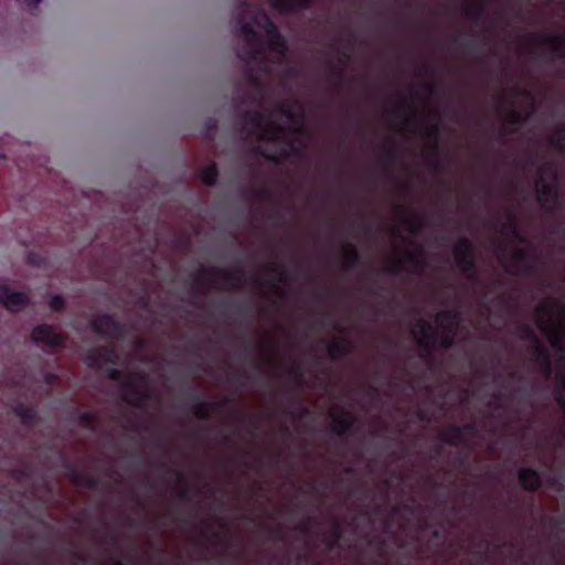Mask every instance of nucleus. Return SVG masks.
I'll use <instances>...</instances> for the list:
<instances>
[{
    "label": "nucleus",
    "mask_w": 565,
    "mask_h": 565,
    "mask_svg": "<svg viewBox=\"0 0 565 565\" xmlns=\"http://www.w3.org/2000/svg\"><path fill=\"white\" fill-rule=\"evenodd\" d=\"M17 413L18 415L23 419V420H30L32 418V411L30 409H23L22 407L18 408L17 409Z\"/></svg>",
    "instance_id": "nucleus-24"
},
{
    "label": "nucleus",
    "mask_w": 565,
    "mask_h": 565,
    "mask_svg": "<svg viewBox=\"0 0 565 565\" xmlns=\"http://www.w3.org/2000/svg\"><path fill=\"white\" fill-rule=\"evenodd\" d=\"M116 355L107 350H92L86 356V363L92 367L105 370L110 377L118 375L117 371L111 370L109 366L115 363Z\"/></svg>",
    "instance_id": "nucleus-12"
},
{
    "label": "nucleus",
    "mask_w": 565,
    "mask_h": 565,
    "mask_svg": "<svg viewBox=\"0 0 565 565\" xmlns=\"http://www.w3.org/2000/svg\"><path fill=\"white\" fill-rule=\"evenodd\" d=\"M32 340L47 348H58L64 345V338L57 333L55 329L47 324H40L35 327L31 333Z\"/></svg>",
    "instance_id": "nucleus-11"
},
{
    "label": "nucleus",
    "mask_w": 565,
    "mask_h": 565,
    "mask_svg": "<svg viewBox=\"0 0 565 565\" xmlns=\"http://www.w3.org/2000/svg\"><path fill=\"white\" fill-rule=\"evenodd\" d=\"M398 217L394 243L401 245L403 250L397 253L394 267L397 270L419 273L425 267V254L423 248L414 242L413 236L422 227V216L414 210H406Z\"/></svg>",
    "instance_id": "nucleus-4"
},
{
    "label": "nucleus",
    "mask_w": 565,
    "mask_h": 565,
    "mask_svg": "<svg viewBox=\"0 0 565 565\" xmlns=\"http://www.w3.org/2000/svg\"><path fill=\"white\" fill-rule=\"evenodd\" d=\"M241 34L246 43V50L239 53L246 60L250 70L258 67L271 72L275 64L284 58L285 46L273 23L263 12H255L246 7L242 10L238 21Z\"/></svg>",
    "instance_id": "nucleus-2"
},
{
    "label": "nucleus",
    "mask_w": 565,
    "mask_h": 565,
    "mask_svg": "<svg viewBox=\"0 0 565 565\" xmlns=\"http://www.w3.org/2000/svg\"><path fill=\"white\" fill-rule=\"evenodd\" d=\"M387 122L401 134L423 136L431 149L437 146L439 115L430 102H426L422 109L413 99L403 102L387 115Z\"/></svg>",
    "instance_id": "nucleus-3"
},
{
    "label": "nucleus",
    "mask_w": 565,
    "mask_h": 565,
    "mask_svg": "<svg viewBox=\"0 0 565 565\" xmlns=\"http://www.w3.org/2000/svg\"><path fill=\"white\" fill-rule=\"evenodd\" d=\"M221 280L213 281V285L217 288H232L238 286V278L236 274L230 271H221Z\"/></svg>",
    "instance_id": "nucleus-18"
},
{
    "label": "nucleus",
    "mask_w": 565,
    "mask_h": 565,
    "mask_svg": "<svg viewBox=\"0 0 565 565\" xmlns=\"http://www.w3.org/2000/svg\"><path fill=\"white\" fill-rule=\"evenodd\" d=\"M536 191L540 202L551 209L557 202L556 174L553 166L548 164L541 169L536 181Z\"/></svg>",
    "instance_id": "nucleus-8"
},
{
    "label": "nucleus",
    "mask_w": 565,
    "mask_h": 565,
    "mask_svg": "<svg viewBox=\"0 0 565 565\" xmlns=\"http://www.w3.org/2000/svg\"><path fill=\"white\" fill-rule=\"evenodd\" d=\"M349 348V343L345 341V340H338V341H334L330 348H329V351H330V355L332 358H339L341 356L342 354H344V352L348 350Z\"/></svg>",
    "instance_id": "nucleus-20"
},
{
    "label": "nucleus",
    "mask_w": 565,
    "mask_h": 565,
    "mask_svg": "<svg viewBox=\"0 0 565 565\" xmlns=\"http://www.w3.org/2000/svg\"><path fill=\"white\" fill-rule=\"evenodd\" d=\"M539 45L557 55L565 54V32L563 34H544L537 38Z\"/></svg>",
    "instance_id": "nucleus-14"
},
{
    "label": "nucleus",
    "mask_w": 565,
    "mask_h": 565,
    "mask_svg": "<svg viewBox=\"0 0 565 565\" xmlns=\"http://www.w3.org/2000/svg\"><path fill=\"white\" fill-rule=\"evenodd\" d=\"M30 296L8 285H0V303L11 312H18L30 305Z\"/></svg>",
    "instance_id": "nucleus-10"
},
{
    "label": "nucleus",
    "mask_w": 565,
    "mask_h": 565,
    "mask_svg": "<svg viewBox=\"0 0 565 565\" xmlns=\"http://www.w3.org/2000/svg\"><path fill=\"white\" fill-rule=\"evenodd\" d=\"M248 130L257 139L275 143L274 150H263L269 159H279L298 152L306 143L307 134L303 130L302 107L297 102H290L273 116L254 114L248 119Z\"/></svg>",
    "instance_id": "nucleus-1"
},
{
    "label": "nucleus",
    "mask_w": 565,
    "mask_h": 565,
    "mask_svg": "<svg viewBox=\"0 0 565 565\" xmlns=\"http://www.w3.org/2000/svg\"><path fill=\"white\" fill-rule=\"evenodd\" d=\"M47 305L53 311H62L65 307V300L62 296L54 295L49 299Z\"/></svg>",
    "instance_id": "nucleus-23"
},
{
    "label": "nucleus",
    "mask_w": 565,
    "mask_h": 565,
    "mask_svg": "<svg viewBox=\"0 0 565 565\" xmlns=\"http://www.w3.org/2000/svg\"><path fill=\"white\" fill-rule=\"evenodd\" d=\"M29 4H36L40 0H25Z\"/></svg>",
    "instance_id": "nucleus-26"
},
{
    "label": "nucleus",
    "mask_w": 565,
    "mask_h": 565,
    "mask_svg": "<svg viewBox=\"0 0 565 565\" xmlns=\"http://www.w3.org/2000/svg\"><path fill=\"white\" fill-rule=\"evenodd\" d=\"M93 330L106 337H113L116 334L117 326L108 316H99L92 322Z\"/></svg>",
    "instance_id": "nucleus-15"
},
{
    "label": "nucleus",
    "mask_w": 565,
    "mask_h": 565,
    "mask_svg": "<svg viewBox=\"0 0 565 565\" xmlns=\"http://www.w3.org/2000/svg\"><path fill=\"white\" fill-rule=\"evenodd\" d=\"M551 145L557 149H565V126L558 128L551 137Z\"/></svg>",
    "instance_id": "nucleus-21"
},
{
    "label": "nucleus",
    "mask_w": 565,
    "mask_h": 565,
    "mask_svg": "<svg viewBox=\"0 0 565 565\" xmlns=\"http://www.w3.org/2000/svg\"><path fill=\"white\" fill-rule=\"evenodd\" d=\"M458 326L457 315L445 311L437 315L435 327L420 320L414 324L412 333L423 348L434 347L437 343L449 347L454 342Z\"/></svg>",
    "instance_id": "nucleus-5"
},
{
    "label": "nucleus",
    "mask_w": 565,
    "mask_h": 565,
    "mask_svg": "<svg viewBox=\"0 0 565 565\" xmlns=\"http://www.w3.org/2000/svg\"><path fill=\"white\" fill-rule=\"evenodd\" d=\"M502 236L508 241L509 250L511 253V264L508 270L511 274H522L530 268L531 256L527 243L521 237L516 227L515 220L508 217L507 223L501 228Z\"/></svg>",
    "instance_id": "nucleus-6"
},
{
    "label": "nucleus",
    "mask_w": 565,
    "mask_h": 565,
    "mask_svg": "<svg viewBox=\"0 0 565 565\" xmlns=\"http://www.w3.org/2000/svg\"><path fill=\"white\" fill-rule=\"evenodd\" d=\"M520 481L523 487L535 489L540 484V477L535 471L531 469H524L520 472Z\"/></svg>",
    "instance_id": "nucleus-17"
},
{
    "label": "nucleus",
    "mask_w": 565,
    "mask_h": 565,
    "mask_svg": "<svg viewBox=\"0 0 565 565\" xmlns=\"http://www.w3.org/2000/svg\"><path fill=\"white\" fill-rule=\"evenodd\" d=\"M505 103L509 120L516 124L523 121L532 111L534 98L530 90L521 88L507 96Z\"/></svg>",
    "instance_id": "nucleus-7"
},
{
    "label": "nucleus",
    "mask_w": 565,
    "mask_h": 565,
    "mask_svg": "<svg viewBox=\"0 0 565 565\" xmlns=\"http://www.w3.org/2000/svg\"><path fill=\"white\" fill-rule=\"evenodd\" d=\"M216 169L214 166H209L202 171V180L204 183L212 185L216 180Z\"/></svg>",
    "instance_id": "nucleus-22"
},
{
    "label": "nucleus",
    "mask_w": 565,
    "mask_h": 565,
    "mask_svg": "<svg viewBox=\"0 0 565 565\" xmlns=\"http://www.w3.org/2000/svg\"><path fill=\"white\" fill-rule=\"evenodd\" d=\"M455 258L460 269L468 276L471 277V270L473 267V255L471 246L466 239H461L455 247Z\"/></svg>",
    "instance_id": "nucleus-13"
},
{
    "label": "nucleus",
    "mask_w": 565,
    "mask_h": 565,
    "mask_svg": "<svg viewBox=\"0 0 565 565\" xmlns=\"http://www.w3.org/2000/svg\"><path fill=\"white\" fill-rule=\"evenodd\" d=\"M273 279L274 287L278 288V284H280L284 279V273L279 268H275V277Z\"/></svg>",
    "instance_id": "nucleus-25"
},
{
    "label": "nucleus",
    "mask_w": 565,
    "mask_h": 565,
    "mask_svg": "<svg viewBox=\"0 0 565 565\" xmlns=\"http://www.w3.org/2000/svg\"><path fill=\"white\" fill-rule=\"evenodd\" d=\"M311 0H273V6L280 11L297 9Z\"/></svg>",
    "instance_id": "nucleus-19"
},
{
    "label": "nucleus",
    "mask_w": 565,
    "mask_h": 565,
    "mask_svg": "<svg viewBox=\"0 0 565 565\" xmlns=\"http://www.w3.org/2000/svg\"><path fill=\"white\" fill-rule=\"evenodd\" d=\"M116 565H121V564H116Z\"/></svg>",
    "instance_id": "nucleus-27"
},
{
    "label": "nucleus",
    "mask_w": 565,
    "mask_h": 565,
    "mask_svg": "<svg viewBox=\"0 0 565 565\" xmlns=\"http://www.w3.org/2000/svg\"><path fill=\"white\" fill-rule=\"evenodd\" d=\"M122 391L125 399L134 405H141L150 394L147 380L139 374L129 377L125 382Z\"/></svg>",
    "instance_id": "nucleus-9"
},
{
    "label": "nucleus",
    "mask_w": 565,
    "mask_h": 565,
    "mask_svg": "<svg viewBox=\"0 0 565 565\" xmlns=\"http://www.w3.org/2000/svg\"><path fill=\"white\" fill-rule=\"evenodd\" d=\"M333 428L337 433H344L352 424V417L347 412L333 411L331 413Z\"/></svg>",
    "instance_id": "nucleus-16"
}]
</instances>
